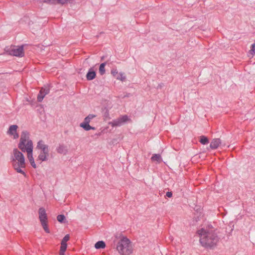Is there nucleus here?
<instances>
[{"label": "nucleus", "instance_id": "1", "mask_svg": "<svg viewBox=\"0 0 255 255\" xmlns=\"http://www.w3.org/2000/svg\"><path fill=\"white\" fill-rule=\"evenodd\" d=\"M10 160L12 167L17 173L25 175L23 169L26 167V159L22 151L14 148L10 154Z\"/></svg>", "mask_w": 255, "mask_h": 255}, {"label": "nucleus", "instance_id": "2", "mask_svg": "<svg viewBox=\"0 0 255 255\" xmlns=\"http://www.w3.org/2000/svg\"><path fill=\"white\" fill-rule=\"evenodd\" d=\"M200 236V242L203 246L212 247L215 245L218 241L216 235L212 232L207 231L202 229L198 231Z\"/></svg>", "mask_w": 255, "mask_h": 255}, {"label": "nucleus", "instance_id": "3", "mask_svg": "<svg viewBox=\"0 0 255 255\" xmlns=\"http://www.w3.org/2000/svg\"><path fill=\"white\" fill-rule=\"evenodd\" d=\"M17 147L19 150L24 152L33 150V143L30 139V134L29 131L26 130L21 131Z\"/></svg>", "mask_w": 255, "mask_h": 255}, {"label": "nucleus", "instance_id": "4", "mask_svg": "<svg viewBox=\"0 0 255 255\" xmlns=\"http://www.w3.org/2000/svg\"><path fill=\"white\" fill-rule=\"evenodd\" d=\"M36 149L38 150V155L36 160L40 163L48 160L49 157L50 149L49 146L45 144L43 140H40L38 141Z\"/></svg>", "mask_w": 255, "mask_h": 255}, {"label": "nucleus", "instance_id": "5", "mask_svg": "<svg viewBox=\"0 0 255 255\" xmlns=\"http://www.w3.org/2000/svg\"><path fill=\"white\" fill-rule=\"evenodd\" d=\"M117 250L121 255H130L133 251L130 241L127 238H123L118 243Z\"/></svg>", "mask_w": 255, "mask_h": 255}, {"label": "nucleus", "instance_id": "6", "mask_svg": "<svg viewBox=\"0 0 255 255\" xmlns=\"http://www.w3.org/2000/svg\"><path fill=\"white\" fill-rule=\"evenodd\" d=\"M96 117V115L89 114L84 118L83 122L80 124V127L86 131L95 130V128L91 126L89 124Z\"/></svg>", "mask_w": 255, "mask_h": 255}, {"label": "nucleus", "instance_id": "7", "mask_svg": "<svg viewBox=\"0 0 255 255\" xmlns=\"http://www.w3.org/2000/svg\"><path fill=\"white\" fill-rule=\"evenodd\" d=\"M129 119L127 115L120 117L117 119H115L112 122L109 123V125L113 127H120L125 123L128 121Z\"/></svg>", "mask_w": 255, "mask_h": 255}, {"label": "nucleus", "instance_id": "8", "mask_svg": "<svg viewBox=\"0 0 255 255\" xmlns=\"http://www.w3.org/2000/svg\"><path fill=\"white\" fill-rule=\"evenodd\" d=\"M9 53L10 55L14 56L19 57H23L24 54L23 45L14 46L11 48V49L9 51Z\"/></svg>", "mask_w": 255, "mask_h": 255}, {"label": "nucleus", "instance_id": "9", "mask_svg": "<svg viewBox=\"0 0 255 255\" xmlns=\"http://www.w3.org/2000/svg\"><path fill=\"white\" fill-rule=\"evenodd\" d=\"M18 126L16 125H11L9 127L6 134L13 139H17L19 137V134L17 132Z\"/></svg>", "mask_w": 255, "mask_h": 255}, {"label": "nucleus", "instance_id": "10", "mask_svg": "<svg viewBox=\"0 0 255 255\" xmlns=\"http://www.w3.org/2000/svg\"><path fill=\"white\" fill-rule=\"evenodd\" d=\"M44 97H37L34 98V97H27L26 101L32 106H37L38 103H40L43 100Z\"/></svg>", "mask_w": 255, "mask_h": 255}, {"label": "nucleus", "instance_id": "11", "mask_svg": "<svg viewBox=\"0 0 255 255\" xmlns=\"http://www.w3.org/2000/svg\"><path fill=\"white\" fill-rule=\"evenodd\" d=\"M33 150L26 152L27 153V158L31 166L34 168H36L37 165L35 162V160L33 157Z\"/></svg>", "mask_w": 255, "mask_h": 255}, {"label": "nucleus", "instance_id": "12", "mask_svg": "<svg viewBox=\"0 0 255 255\" xmlns=\"http://www.w3.org/2000/svg\"><path fill=\"white\" fill-rule=\"evenodd\" d=\"M39 218L41 223L47 222V217L46 211L43 208H40L38 211Z\"/></svg>", "mask_w": 255, "mask_h": 255}, {"label": "nucleus", "instance_id": "13", "mask_svg": "<svg viewBox=\"0 0 255 255\" xmlns=\"http://www.w3.org/2000/svg\"><path fill=\"white\" fill-rule=\"evenodd\" d=\"M56 151L58 153L66 155L68 153V148L64 144H60L56 148Z\"/></svg>", "mask_w": 255, "mask_h": 255}, {"label": "nucleus", "instance_id": "14", "mask_svg": "<svg viewBox=\"0 0 255 255\" xmlns=\"http://www.w3.org/2000/svg\"><path fill=\"white\" fill-rule=\"evenodd\" d=\"M221 143V140L219 138H215L212 140L210 146L211 148L216 149Z\"/></svg>", "mask_w": 255, "mask_h": 255}, {"label": "nucleus", "instance_id": "15", "mask_svg": "<svg viewBox=\"0 0 255 255\" xmlns=\"http://www.w3.org/2000/svg\"><path fill=\"white\" fill-rule=\"evenodd\" d=\"M96 72L92 69H90L86 75V78L88 80H92L96 77Z\"/></svg>", "mask_w": 255, "mask_h": 255}, {"label": "nucleus", "instance_id": "16", "mask_svg": "<svg viewBox=\"0 0 255 255\" xmlns=\"http://www.w3.org/2000/svg\"><path fill=\"white\" fill-rule=\"evenodd\" d=\"M49 90L48 86H44L41 89L37 96H46L49 93Z\"/></svg>", "mask_w": 255, "mask_h": 255}, {"label": "nucleus", "instance_id": "17", "mask_svg": "<svg viewBox=\"0 0 255 255\" xmlns=\"http://www.w3.org/2000/svg\"><path fill=\"white\" fill-rule=\"evenodd\" d=\"M105 247L106 244L103 241H98L95 244V248L96 249H104Z\"/></svg>", "mask_w": 255, "mask_h": 255}, {"label": "nucleus", "instance_id": "18", "mask_svg": "<svg viewBox=\"0 0 255 255\" xmlns=\"http://www.w3.org/2000/svg\"><path fill=\"white\" fill-rule=\"evenodd\" d=\"M67 244H63L61 243L60 250L59 252V255H64L65 252L67 249Z\"/></svg>", "mask_w": 255, "mask_h": 255}, {"label": "nucleus", "instance_id": "19", "mask_svg": "<svg viewBox=\"0 0 255 255\" xmlns=\"http://www.w3.org/2000/svg\"><path fill=\"white\" fill-rule=\"evenodd\" d=\"M151 160L153 161L160 162L161 161V157L160 154H154L151 157Z\"/></svg>", "mask_w": 255, "mask_h": 255}, {"label": "nucleus", "instance_id": "20", "mask_svg": "<svg viewBox=\"0 0 255 255\" xmlns=\"http://www.w3.org/2000/svg\"><path fill=\"white\" fill-rule=\"evenodd\" d=\"M106 65V63L104 62L101 64L99 67V73L101 75H104L105 73V67Z\"/></svg>", "mask_w": 255, "mask_h": 255}, {"label": "nucleus", "instance_id": "21", "mask_svg": "<svg viewBox=\"0 0 255 255\" xmlns=\"http://www.w3.org/2000/svg\"><path fill=\"white\" fill-rule=\"evenodd\" d=\"M57 221L61 223H65L66 221V217L64 215H59L57 217Z\"/></svg>", "mask_w": 255, "mask_h": 255}, {"label": "nucleus", "instance_id": "22", "mask_svg": "<svg viewBox=\"0 0 255 255\" xmlns=\"http://www.w3.org/2000/svg\"><path fill=\"white\" fill-rule=\"evenodd\" d=\"M41 225L44 229V230L47 233H50V230L48 228V225H47V221L41 223Z\"/></svg>", "mask_w": 255, "mask_h": 255}, {"label": "nucleus", "instance_id": "23", "mask_svg": "<svg viewBox=\"0 0 255 255\" xmlns=\"http://www.w3.org/2000/svg\"><path fill=\"white\" fill-rule=\"evenodd\" d=\"M200 141L203 144H206L209 142L208 138L205 136H201Z\"/></svg>", "mask_w": 255, "mask_h": 255}, {"label": "nucleus", "instance_id": "24", "mask_svg": "<svg viewBox=\"0 0 255 255\" xmlns=\"http://www.w3.org/2000/svg\"><path fill=\"white\" fill-rule=\"evenodd\" d=\"M69 235L67 234L66 236H65L61 243L63 244H66L67 242L69 241Z\"/></svg>", "mask_w": 255, "mask_h": 255}, {"label": "nucleus", "instance_id": "25", "mask_svg": "<svg viewBox=\"0 0 255 255\" xmlns=\"http://www.w3.org/2000/svg\"><path fill=\"white\" fill-rule=\"evenodd\" d=\"M70 0H56V4H64L67 3Z\"/></svg>", "mask_w": 255, "mask_h": 255}, {"label": "nucleus", "instance_id": "26", "mask_svg": "<svg viewBox=\"0 0 255 255\" xmlns=\"http://www.w3.org/2000/svg\"><path fill=\"white\" fill-rule=\"evenodd\" d=\"M43 2L49 4H56V0H44Z\"/></svg>", "mask_w": 255, "mask_h": 255}, {"label": "nucleus", "instance_id": "27", "mask_svg": "<svg viewBox=\"0 0 255 255\" xmlns=\"http://www.w3.org/2000/svg\"><path fill=\"white\" fill-rule=\"evenodd\" d=\"M117 79L121 81H124L126 79V77L124 75L123 73H120L119 75L117 77Z\"/></svg>", "mask_w": 255, "mask_h": 255}, {"label": "nucleus", "instance_id": "28", "mask_svg": "<svg viewBox=\"0 0 255 255\" xmlns=\"http://www.w3.org/2000/svg\"><path fill=\"white\" fill-rule=\"evenodd\" d=\"M118 73L117 69H113L111 70V74L114 76H116Z\"/></svg>", "mask_w": 255, "mask_h": 255}, {"label": "nucleus", "instance_id": "29", "mask_svg": "<svg viewBox=\"0 0 255 255\" xmlns=\"http://www.w3.org/2000/svg\"><path fill=\"white\" fill-rule=\"evenodd\" d=\"M166 196L168 198H170L172 196V193L171 192H167L166 194Z\"/></svg>", "mask_w": 255, "mask_h": 255}]
</instances>
